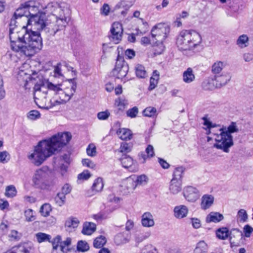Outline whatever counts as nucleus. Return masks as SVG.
<instances>
[{
	"mask_svg": "<svg viewBox=\"0 0 253 253\" xmlns=\"http://www.w3.org/2000/svg\"><path fill=\"white\" fill-rule=\"evenodd\" d=\"M91 176V174L87 170H84L81 173L79 174L78 176V178L79 180H87Z\"/></svg>",
	"mask_w": 253,
	"mask_h": 253,
	"instance_id": "59",
	"label": "nucleus"
},
{
	"mask_svg": "<svg viewBox=\"0 0 253 253\" xmlns=\"http://www.w3.org/2000/svg\"><path fill=\"white\" fill-rule=\"evenodd\" d=\"M141 217V223L144 227H150L154 225L153 216L150 212H145Z\"/></svg>",
	"mask_w": 253,
	"mask_h": 253,
	"instance_id": "16",
	"label": "nucleus"
},
{
	"mask_svg": "<svg viewBox=\"0 0 253 253\" xmlns=\"http://www.w3.org/2000/svg\"><path fill=\"white\" fill-rule=\"evenodd\" d=\"M33 1H28L22 4L14 13V16L21 18L25 17L27 20V25H32L35 27L38 30L44 28V18L45 14L42 13L34 14L33 11L35 9L38 10L37 7L34 6Z\"/></svg>",
	"mask_w": 253,
	"mask_h": 253,
	"instance_id": "4",
	"label": "nucleus"
},
{
	"mask_svg": "<svg viewBox=\"0 0 253 253\" xmlns=\"http://www.w3.org/2000/svg\"><path fill=\"white\" fill-rule=\"evenodd\" d=\"M214 80L217 87H220L226 85L231 80V77L229 74L225 73L220 75H215Z\"/></svg>",
	"mask_w": 253,
	"mask_h": 253,
	"instance_id": "15",
	"label": "nucleus"
},
{
	"mask_svg": "<svg viewBox=\"0 0 253 253\" xmlns=\"http://www.w3.org/2000/svg\"><path fill=\"white\" fill-rule=\"evenodd\" d=\"M19 18L17 16H14V15L13 14V16L11 18L10 20V23L9 24V30L13 29V30H17L18 29L17 25H16L17 21L16 20L18 19Z\"/></svg>",
	"mask_w": 253,
	"mask_h": 253,
	"instance_id": "58",
	"label": "nucleus"
},
{
	"mask_svg": "<svg viewBox=\"0 0 253 253\" xmlns=\"http://www.w3.org/2000/svg\"><path fill=\"white\" fill-rule=\"evenodd\" d=\"M183 194L186 200L190 202H195L200 196L199 190L196 188L191 186L185 187Z\"/></svg>",
	"mask_w": 253,
	"mask_h": 253,
	"instance_id": "13",
	"label": "nucleus"
},
{
	"mask_svg": "<svg viewBox=\"0 0 253 253\" xmlns=\"http://www.w3.org/2000/svg\"><path fill=\"white\" fill-rule=\"evenodd\" d=\"M220 131V134L217 135L215 138L216 143L213 146L218 149L222 150L224 152L228 153L229 148L234 144L233 137L224 132V131Z\"/></svg>",
	"mask_w": 253,
	"mask_h": 253,
	"instance_id": "8",
	"label": "nucleus"
},
{
	"mask_svg": "<svg viewBox=\"0 0 253 253\" xmlns=\"http://www.w3.org/2000/svg\"><path fill=\"white\" fill-rule=\"evenodd\" d=\"M214 78H210L204 81L202 83V87L205 90H213L217 88Z\"/></svg>",
	"mask_w": 253,
	"mask_h": 253,
	"instance_id": "28",
	"label": "nucleus"
},
{
	"mask_svg": "<svg viewBox=\"0 0 253 253\" xmlns=\"http://www.w3.org/2000/svg\"><path fill=\"white\" fill-rule=\"evenodd\" d=\"M243 231L245 233V236L246 237H250L251 234L253 232V228L249 225H246L244 228Z\"/></svg>",
	"mask_w": 253,
	"mask_h": 253,
	"instance_id": "61",
	"label": "nucleus"
},
{
	"mask_svg": "<svg viewBox=\"0 0 253 253\" xmlns=\"http://www.w3.org/2000/svg\"><path fill=\"white\" fill-rule=\"evenodd\" d=\"M214 197L211 195H204L202 198L201 203V209L206 210L209 209L213 204Z\"/></svg>",
	"mask_w": 253,
	"mask_h": 253,
	"instance_id": "21",
	"label": "nucleus"
},
{
	"mask_svg": "<svg viewBox=\"0 0 253 253\" xmlns=\"http://www.w3.org/2000/svg\"><path fill=\"white\" fill-rule=\"evenodd\" d=\"M237 217L241 222H245L247 221L248 215L244 209H241L238 211Z\"/></svg>",
	"mask_w": 253,
	"mask_h": 253,
	"instance_id": "45",
	"label": "nucleus"
},
{
	"mask_svg": "<svg viewBox=\"0 0 253 253\" xmlns=\"http://www.w3.org/2000/svg\"><path fill=\"white\" fill-rule=\"evenodd\" d=\"M219 130L224 131V132H226L228 134H229V135H232L231 133L238 132L239 131V129L236 123L232 122L227 128L223 127L220 128Z\"/></svg>",
	"mask_w": 253,
	"mask_h": 253,
	"instance_id": "32",
	"label": "nucleus"
},
{
	"mask_svg": "<svg viewBox=\"0 0 253 253\" xmlns=\"http://www.w3.org/2000/svg\"><path fill=\"white\" fill-rule=\"evenodd\" d=\"M61 243V237L60 235L56 236L52 241V252L56 253V250L59 247H60Z\"/></svg>",
	"mask_w": 253,
	"mask_h": 253,
	"instance_id": "48",
	"label": "nucleus"
},
{
	"mask_svg": "<svg viewBox=\"0 0 253 253\" xmlns=\"http://www.w3.org/2000/svg\"><path fill=\"white\" fill-rule=\"evenodd\" d=\"M223 67V62L217 61L212 66V72L215 74H219L222 71Z\"/></svg>",
	"mask_w": 253,
	"mask_h": 253,
	"instance_id": "44",
	"label": "nucleus"
},
{
	"mask_svg": "<svg viewBox=\"0 0 253 253\" xmlns=\"http://www.w3.org/2000/svg\"><path fill=\"white\" fill-rule=\"evenodd\" d=\"M148 178L147 176L144 174L139 175L134 179L136 186L146 184L148 182Z\"/></svg>",
	"mask_w": 253,
	"mask_h": 253,
	"instance_id": "43",
	"label": "nucleus"
},
{
	"mask_svg": "<svg viewBox=\"0 0 253 253\" xmlns=\"http://www.w3.org/2000/svg\"><path fill=\"white\" fill-rule=\"evenodd\" d=\"M29 31L25 26L22 27L20 31H18V35L20 38L19 41H21V44L25 45V42H26L28 38L26 35L29 33Z\"/></svg>",
	"mask_w": 253,
	"mask_h": 253,
	"instance_id": "36",
	"label": "nucleus"
},
{
	"mask_svg": "<svg viewBox=\"0 0 253 253\" xmlns=\"http://www.w3.org/2000/svg\"><path fill=\"white\" fill-rule=\"evenodd\" d=\"M184 170L185 169L183 167L176 168L173 172V178L172 179L182 181V178Z\"/></svg>",
	"mask_w": 253,
	"mask_h": 253,
	"instance_id": "31",
	"label": "nucleus"
},
{
	"mask_svg": "<svg viewBox=\"0 0 253 253\" xmlns=\"http://www.w3.org/2000/svg\"><path fill=\"white\" fill-rule=\"evenodd\" d=\"M249 39L247 35H242L240 36L237 41V44L241 47H244L247 46L246 43L248 42Z\"/></svg>",
	"mask_w": 253,
	"mask_h": 253,
	"instance_id": "47",
	"label": "nucleus"
},
{
	"mask_svg": "<svg viewBox=\"0 0 253 253\" xmlns=\"http://www.w3.org/2000/svg\"><path fill=\"white\" fill-rule=\"evenodd\" d=\"M95 230V224L92 222H85L84 224L82 233L84 235H90Z\"/></svg>",
	"mask_w": 253,
	"mask_h": 253,
	"instance_id": "23",
	"label": "nucleus"
},
{
	"mask_svg": "<svg viewBox=\"0 0 253 253\" xmlns=\"http://www.w3.org/2000/svg\"><path fill=\"white\" fill-rule=\"evenodd\" d=\"M48 175L47 172L42 169L37 170L33 177V181L35 185L42 189L48 188L50 185L46 183Z\"/></svg>",
	"mask_w": 253,
	"mask_h": 253,
	"instance_id": "10",
	"label": "nucleus"
},
{
	"mask_svg": "<svg viewBox=\"0 0 253 253\" xmlns=\"http://www.w3.org/2000/svg\"><path fill=\"white\" fill-rule=\"evenodd\" d=\"M72 190V187L69 184H65L62 187L61 189V193L64 194V195H67L69 194Z\"/></svg>",
	"mask_w": 253,
	"mask_h": 253,
	"instance_id": "64",
	"label": "nucleus"
},
{
	"mask_svg": "<svg viewBox=\"0 0 253 253\" xmlns=\"http://www.w3.org/2000/svg\"><path fill=\"white\" fill-rule=\"evenodd\" d=\"M37 79L38 80L35 84L34 87L35 91L34 97L35 99H39L37 96H40L41 91H42L43 97L44 98L46 97L45 96L47 93V91L44 90V88L52 90L55 92L56 94H59L60 91H63L62 95L60 96L61 101L55 100L52 102V100H50V103L51 104L46 107L47 109L50 108L53 106L59 105L61 103L67 102L71 99V97L73 96L76 90L77 84L75 82L74 79L68 80V84L64 88L63 91L62 88V87L64 86L63 83L53 84L48 80L44 79L42 76H37Z\"/></svg>",
	"mask_w": 253,
	"mask_h": 253,
	"instance_id": "2",
	"label": "nucleus"
},
{
	"mask_svg": "<svg viewBox=\"0 0 253 253\" xmlns=\"http://www.w3.org/2000/svg\"><path fill=\"white\" fill-rule=\"evenodd\" d=\"M82 164L84 166L88 167L91 169H94L95 165L90 160L88 159H83Z\"/></svg>",
	"mask_w": 253,
	"mask_h": 253,
	"instance_id": "62",
	"label": "nucleus"
},
{
	"mask_svg": "<svg viewBox=\"0 0 253 253\" xmlns=\"http://www.w3.org/2000/svg\"><path fill=\"white\" fill-rule=\"evenodd\" d=\"M169 33V28L164 24L159 23L153 27L151 31L152 43L163 42Z\"/></svg>",
	"mask_w": 253,
	"mask_h": 253,
	"instance_id": "7",
	"label": "nucleus"
},
{
	"mask_svg": "<svg viewBox=\"0 0 253 253\" xmlns=\"http://www.w3.org/2000/svg\"><path fill=\"white\" fill-rule=\"evenodd\" d=\"M122 186L124 188V190H126V193H130L132 192L137 187L134 179L131 177L127 178L124 180Z\"/></svg>",
	"mask_w": 253,
	"mask_h": 253,
	"instance_id": "18",
	"label": "nucleus"
},
{
	"mask_svg": "<svg viewBox=\"0 0 253 253\" xmlns=\"http://www.w3.org/2000/svg\"><path fill=\"white\" fill-rule=\"evenodd\" d=\"M104 187V183L103 182V179L101 177H98L96 178L91 187V194L89 193V191H88V196H91L94 195L97 192H100Z\"/></svg>",
	"mask_w": 253,
	"mask_h": 253,
	"instance_id": "17",
	"label": "nucleus"
},
{
	"mask_svg": "<svg viewBox=\"0 0 253 253\" xmlns=\"http://www.w3.org/2000/svg\"><path fill=\"white\" fill-rule=\"evenodd\" d=\"M51 211V206L48 204H43L40 208V212L41 213V214L45 217L48 216Z\"/></svg>",
	"mask_w": 253,
	"mask_h": 253,
	"instance_id": "46",
	"label": "nucleus"
},
{
	"mask_svg": "<svg viewBox=\"0 0 253 253\" xmlns=\"http://www.w3.org/2000/svg\"><path fill=\"white\" fill-rule=\"evenodd\" d=\"M229 241L231 247L239 245V241L242 239L243 233L241 231L237 228L232 229L229 232Z\"/></svg>",
	"mask_w": 253,
	"mask_h": 253,
	"instance_id": "14",
	"label": "nucleus"
},
{
	"mask_svg": "<svg viewBox=\"0 0 253 253\" xmlns=\"http://www.w3.org/2000/svg\"><path fill=\"white\" fill-rule=\"evenodd\" d=\"M130 234L128 233H120L114 238V242L117 245H121L128 242L129 240Z\"/></svg>",
	"mask_w": 253,
	"mask_h": 253,
	"instance_id": "19",
	"label": "nucleus"
},
{
	"mask_svg": "<svg viewBox=\"0 0 253 253\" xmlns=\"http://www.w3.org/2000/svg\"><path fill=\"white\" fill-rule=\"evenodd\" d=\"M153 46L155 47V54H161L165 49V46L163 44V42L153 43Z\"/></svg>",
	"mask_w": 253,
	"mask_h": 253,
	"instance_id": "49",
	"label": "nucleus"
},
{
	"mask_svg": "<svg viewBox=\"0 0 253 253\" xmlns=\"http://www.w3.org/2000/svg\"><path fill=\"white\" fill-rule=\"evenodd\" d=\"M9 32L11 49L16 52L23 53L24 45L21 44V41H19L20 38L18 35V29L13 30L11 29L9 30Z\"/></svg>",
	"mask_w": 253,
	"mask_h": 253,
	"instance_id": "11",
	"label": "nucleus"
},
{
	"mask_svg": "<svg viewBox=\"0 0 253 253\" xmlns=\"http://www.w3.org/2000/svg\"><path fill=\"white\" fill-rule=\"evenodd\" d=\"M29 247L24 245H19L17 247H13L11 250L6 251L5 253H30Z\"/></svg>",
	"mask_w": 253,
	"mask_h": 253,
	"instance_id": "27",
	"label": "nucleus"
},
{
	"mask_svg": "<svg viewBox=\"0 0 253 253\" xmlns=\"http://www.w3.org/2000/svg\"><path fill=\"white\" fill-rule=\"evenodd\" d=\"M200 34L194 30H182L176 39V45L180 50H191L202 42Z\"/></svg>",
	"mask_w": 253,
	"mask_h": 253,
	"instance_id": "5",
	"label": "nucleus"
},
{
	"mask_svg": "<svg viewBox=\"0 0 253 253\" xmlns=\"http://www.w3.org/2000/svg\"><path fill=\"white\" fill-rule=\"evenodd\" d=\"M72 135L69 132L58 133L48 139L39 142L33 153L30 155L29 159L36 166H40L48 157L59 151L71 140Z\"/></svg>",
	"mask_w": 253,
	"mask_h": 253,
	"instance_id": "1",
	"label": "nucleus"
},
{
	"mask_svg": "<svg viewBox=\"0 0 253 253\" xmlns=\"http://www.w3.org/2000/svg\"><path fill=\"white\" fill-rule=\"evenodd\" d=\"M110 116V113L107 111L100 112L97 114V117L99 120H105L108 118Z\"/></svg>",
	"mask_w": 253,
	"mask_h": 253,
	"instance_id": "63",
	"label": "nucleus"
},
{
	"mask_svg": "<svg viewBox=\"0 0 253 253\" xmlns=\"http://www.w3.org/2000/svg\"><path fill=\"white\" fill-rule=\"evenodd\" d=\"M26 36L28 38L23 47V53L26 56H31L41 49L42 46V39L38 32L32 30H29Z\"/></svg>",
	"mask_w": 253,
	"mask_h": 253,
	"instance_id": "6",
	"label": "nucleus"
},
{
	"mask_svg": "<svg viewBox=\"0 0 253 253\" xmlns=\"http://www.w3.org/2000/svg\"><path fill=\"white\" fill-rule=\"evenodd\" d=\"M138 113V109L136 106L128 109L126 112L127 117L131 118H135L137 116Z\"/></svg>",
	"mask_w": 253,
	"mask_h": 253,
	"instance_id": "51",
	"label": "nucleus"
},
{
	"mask_svg": "<svg viewBox=\"0 0 253 253\" xmlns=\"http://www.w3.org/2000/svg\"><path fill=\"white\" fill-rule=\"evenodd\" d=\"M79 223V221L77 218L70 217L66 221L65 226L69 228H75L78 227Z\"/></svg>",
	"mask_w": 253,
	"mask_h": 253,
	"instance_id": "37",
	"label": "nucleus"
},
{
	"mask_svg": "<svg viewBox=\"0 0 253 253\" xmlns=\"http://www.w3.org/2000/svg\"><path fill=\"white\" fill-rule=\"evenodd\" d=\"M71 238L68 237L66 238V240L62 242L60 245V253H67V251H65L64 249L65 247H69L71 244Z\"/></svg>",
	"mask_w": 253,
	"mask_h": 253,
	"instance_id": "52",
	"label": "nucleus"
},
{
	"mask_svg": "<svg viewBox=\"0 0 253 253\" xmlns=\"http://www.w3.org/2000/svg\"><path fill=\"white\" fill-rule=\"evenodd\" d=\"M36 237L39 243H42L45 241L50 242L51 236L44 233L39 232L36 234Z\"/></svg>",
	"mask_w": 253,
	"mask_h": 253,
	"instance_id": "38",
	"label": "nucleus"
},
{
	"mask_svg": "<svg viewBox=\"0 0 253 253\" xmlns=\"http://www.w3.org/2000/svg\"><path fill=\"white\" fill-rule=\"evenodd\" d=\"M195 77L193 74V70L188 68L183 73V81L185 83H190L194 81Z\"/></svg>",
	"mask_w": 253,
	"mask_h": 253,
	"instance_id": "25",
	"label": "nucleus"
},
{
	"mask_svg": "<svg viewBox=\"0 0 253 253\" xmlns=\"http://www.w3.org/2000/svg\"><path fill=\"white\" fill-rule=\"evenodd\" d=\"M40 117V113L37 110H32L28 114V118L32 120H35Z\"/></svg>",
	"mask_w": 253,
	"mask_h": 253,
	"instance_id": "55",
	"label": "nucleus"
},
{
	"mask_svg": "<svg viewBox=\"0 0 253 253\" xmlns=\"http://www.w3.org/2000/svg\"><path fill=\"white\" fill-rule=\"evenodd\" d=\"M204 121V125L207 127L208 129H211L216 126L215 124H213L208 118L207 116H205L202 118Z\"/></svg>",
	"mask_w": 253,
	"mask_h": 253,
	"instance_id": "60",
	"label": "nucleus"
},
{
	"mask_svg": "<svg viewBox=\"0 0 253 253\" xmlns=\"http://www.w3.org/2000/svg\"><path fill=\"white\" fill-rule=\"evenodd\" d=\"M135 73L139 78H145L146 77V71L145 67L142 65H137L135 67Z\"/></svg>",
	"mask_w": 253,
	"mask_h": 253,
	"instance_id": "33",
	"label": "nucleus"
},
{
	"mask_svg": "<svg viewBox=\"0 0 253 253\" xmlns=\"http://www.w3.org/2000/svg\"><path fill=\"white\" fill-rule=\"evenodd\" d=\"M86 153L88 156L91 157H93L96 155V147L94 144H90L88 145L86 149Z\"/></svg>",
	"mask_w": 253,
	"mask_h": 253,
	"instance_id": "54",
	"label": "nucleus"
},
{
	"mask_svg": "<svg viewBox=\"0 0 253 253\" xmlns=\"http://www.w3.org/2000/svg\"><path fill=\"white\" fill-rule=\"evenodd\" d=\"M77 249L79 252H85L89 250L88 244L84 241H79L77 243Z\"/></svg>",
	"mask_w": 253,
	"mask_h": 253,
	"instance_id": "39",
	"label": "nucleus"
},
{
	"mask_svg": "<svg viewBox=\"0 0 253 253\" xmlns=\"http://www.w3.org/2000/svg\"><path fill=\"white\" fill-rule=\"evenodd\" d=\"M120 160L121 161L123 167L126 169L130 168L133 163V160L132 158L129 156L126 155V154H123L122 155Z\"/></svg>",
	"mask_w": 253,
	"mask_h": 253,
	"instance_id": "29",
	"label": "nucleus"
},
{
	"mask_svg": "<svg viewBox=\"0 0 253 253\" xmlns=\"http://www.w3.org/2000/svg\"><path fill=\"white\" fill-rule=\"evenodd\" d=\"M207 250V245L206 243L204 241H201L197 244L194 253H206Z\"/></svg>",
	"mask_w": 253,
	"mask_h": 253,
	"instance_id": "34",
	"label": "nucleus"
},
{
	"mask_svg": "<svg viewBox=\"0 0 253 253\" xmlns=\"http://www.w3.org/2000/svg\"><path fill=\"white\" fill-rule=\"evenodd\" d=\"M181 181L171 179L169 185L170 191L174 194L178 193L181 190Z\"/></svg>",
	"mask_w": 253,
	"mask_h": 253,
	"instance_id": "26",
	"label": "nucleus"
},
{
	"mask_svg": "<svg viewBox=\"0 0 253 253\" xmlns=\"http://www.w3.org/2000/svg\"><path fill=\"white\" fill-rule=\"evenodd\" d=\"M120 150L122 153H128L131 150V146L129 143H127L126 142H122L121 144Z\"/></svg>",
	"mask_w": 253,
	"mask_h": 253,
	"instance_id": "50",
	"label": "nucleus"
},
{
	"mask_svg": "<svg viewBox=\"0 0 253 253\" xmlns=\"http://www.w3.org/2000/svg\"><path fill=\"white\" fill-rule=\"evenodd\" d=\"M216 234L219 239L225 240L229 236V231L227 228L222 227L217 230Z\"/></svg>",
	"mask_w": 253,
	"mask_h": 253,
	"instance_id": "30",
	"label": "nucleus"
},
{
	"mask_svg": "<svg viewBox=\"0 0 253 253\" xmlns=\"http://www.w3.org/2000/svg\"><path fill=\"white\" fill-rule=\"evenodd\" d=\"M141 253H157V251L152 245H147L142 249Z\"/></svg>",
	"mask_w": 253,
	"mask_h": 253,
	"instance_id": "53",
	"label": "nucleus"
},
{
	"mask_svg": "<svg viewBox=\"0 0 253 253\" xmlns=\"http://www.w3.org/2000/svg\"><path fill=\"white\" fill-rule=\"evenodd\" d=\"M188 211V208L184 205L176 206L174 209V215L178 218H182L185 217Z\"/></svg>",
	"mask_w": 253,
	"mask_h": 253,
	"instance_id": "22",
	"label": "nucleus"
},
{
	"mask_svg": "<svg viewBox=\"0 0 253 253\" xmlns=\"http://www.w3.org/2000/svg\"><path fill=\"white\" fill-rule=\"evenodd\" d=\"M110 38L116 43H118L122 40L123 29L122 24L119 22H114L110 30Z\"/></svg>",
	"mask_w": 253,
	"mask_h": 253,
	"instance_id": "12",
	"label": "nucleus"
},
{
	"mask_svg": "<svg viewBox=\"0 0 253 253\" xmlns=\"http://www.w3.org/2000/svg\"><path fill=\"white\" fill-rule=\"evenodd\" d=\"M46 11L52 14L51 19H52L53 21L50 23H46L45 13L42 12L45 14L44 26L40 30L54 36L58 31L63 30L67 25L68 18L65 12L68 11V10L67 8L62 7L57 2H50L46 6Z\"/></svg>",
	"mask_w": 253,
	"mask_h": 253,
	"instance_id": "3",
	"label": "nucleus"
},
{
	"mask_svg": "<svg viewBox=\"0 0 253 253\" xmlns=\"http://www.w3.org/2000/svg\"><path fill=\"white\" fill-rule=\"evenodd\" d=\"M106 243V239L104 236L102 235L96 238L93 242V246L95 248H101Z\"/></svg>",
	"mask_w": 253,
	"mask_h": 253,
	"instance_id": "35",
	"label": "nucleus"
},
{
	"mask_svg": "<svg viewBox=\"0 0 253 253\" xmlns=\"http://www.w3.org/2000/svg\"><path fill=\"white\" fill-rule=\"evenodd\" d=\"M115 104L119 107L120 110L124 109L125 106L128 104L127 101L125 99L119 98L116 100Z\"/></svg>",
	"mask_w": 253,
	"mask_h": 253,
	"instance_id": "57",
	"label": "nucleus"
},
{
	"mask_svg": "<svg viewBox=\"0 0 253 253\" xmlns=\"http://www.w3.org/2000/svg\"><path fill=\"white\" fill-rule=\"evenodd\" d=\"M157 110L153 107H148L143 111V114L145 117H154L156 115Z\"/></svg>",
	"mask_w": 253,
	"mask_h": 253,
	"instance_id": "40",
	"label": "nucleus"
},
{
	"mask_svg": "<svg viewBox=\"0 0 253 253\" xmlns=\"http://www.w3.org/2000/svg\"><path fill=\"white\" fill-rule=\"evenodd\" d=\"M128 69L127 64L124 61L123 58L118 55L115 67L112 70L111 74L116 78L122 79L126 76Z\"/></svg>",
	"mask_w": 253,
	"mask_h": 253,
	"instance_id": "9",
	"label": "nucleus"
},
{
	"mask_svg": "<svg viewBox=\"0 0 253 253\" xmlns=\"http://www.w3.org/2000/svg\"><path fill=\"white\" fill-rule=\"evenodd\" d=\"M16 193L17 191L14 186L9 185L6 187L5 195L7 197L12 198L16 196Z\"/></svg>",
	"mask_w": 253,
	"mask_h": 253,
	"instance_id": "42",
	"label": "nucleus"
},
{
	"mask_svg": "<svg viewBox=\"0 0 253 253\" xmlns=\"http://www.w3.org/2000/svg\"><path fill=\"white\" fill-rule=\"evenodd\" d=\"M54 201L58 206L61 207L63 206L66 201V195L61 192L57 194L54 198Z\"/></svg>",
	"mask_w": 253,
	"mask_h": 253,
	"instance_id": "41",
	"label": "nucleus"
},
{
	"mask_svg": "<svg viewBox=\"0 0 253 253\" xmlns=\"http://www.w3.org/2000/svg\"><path fill=\"white\" fill-rule=\"evenodd\" d=\"M223 215L217 212H211L206 217V221L207 223H217L222 220Z\"/></svg>",
	"mask_w": 253,
	"mask_h": 253,
	"instance_id": "20",
	"label": "nucleus"
},
{
	"mask_svg": "<svg viewBox=\"0 0 253 253\" xmlns=\"http://www.w3.org/2000/svg\"><path fill=\"white\" fill-rule=\"evenodd\" d=\"M119 137L122 140H130L132 133L131 131L127 128H120L117 132Z\"/></svg>",
	"mask_w": 253,
	"mask_h": 253,
	"instance_id": "24",
	"label": "nucleus"
},
{
	"mask_svg": "<svg viewBox=\"0 0 253 253\" xmlns=\"http://www.w3.org/2000/svg\"><path fill=\"white\" fill-rule=\"evenodd\" d=\"M33 210L28 209L25 211V216L27 221H32L35 219V216L33 215Z\"/></svg>",
	"mask_w": 253,
	"mask_h": 253,
	"instance_id": "56",
	"label": "nucleus"
}]
</instances>
